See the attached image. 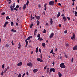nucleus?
<instances>
[{"label": "nucleus", "instance_id": "nucleus-37", "mask_svg": "<svg viewBox=\"0 0 77 77\" xmlns=\"http://www.w3.org/2000/svg\"><path fill=\"white\" fill-rule=\"evenodd\" d=\"M1 15H5V12H3L1 14Z\"/></svg>", "mask_w": 77, "mask_h": 77}, {"label": "nucleus", "instance_id": "nucleus-12", "mask_svg": "<svg viewBox=\"0 0 77 77\" xmlns=\"http://www.w3.org/2000/svg\"><path fill=\"white\" fill-rule=\"evenodd\" d=\"M22 65H23V63L21 62H20L19 63L17 64V66H20Z\"/></svg>", "mask_w": 77, "mask_h": 77}, {"label": "nucleus", "instance_id": "nucleus-35", "mask_svg": "<svg viewBox=\"0 0 77 77\" xmlns=\"http://www.w3.org/2000/svg\"><path fill=\"white\" fill-rule=\"evenodd\" d=\"M51 72H52V68H51L50 69L49 73H51Z\"/></svg>", "mask_w": 77, "mask_h": 77}, {"label": "nucleus", "instance_id": "nucleus-43", "mask_svg": "<svg viewBox=\"0 0 77 77\" xmlns=\"http://www.w3.org/2000/svg\"><path fill=\"white\" fill-rule=\"evenodd\" d=\"M21 77V74L19 73V75H18V77Z\"/></svg>", "mask_w": 77, "mask_h": 77}, {"label": "nucleus", "instance_id": "nucleus-8", "mask_svg": "<svg viewBox=\"0 0 77 77\" xmlns=\"http://www.w3.org/2000/svg\"><path fill=\"white\" fill-rule=\"evenodd\" d=\"M63 20L64 21H66V20H67V19H66V17L65 16H63Z\"/></svg>", "mask_w": 77, "mask_h": 77}, {"label": "nucleus", "instance_id": "nucleus-3", "mask_svg": "<svg viewBox=\"0 0 77 77\" xmlns=\"http://www.w3.org/2000/svg\"><path fill=\"white\" fill-rule=\"evenodd\" d=\"M49 5H50V6H53V5H54V1H50Z\"/></svg>", "mask_w": 77, "mask_h": 77}, {"label": "nucleus", "instance_id": "nucleus-30", "mask_svg": "<svg viewBox=\"0 0 77 77\" xmlns=\"http://www.w3.org/2000/svg\"><path fill=\"white\" fill-rule=\"evenodd\" d=\"M42 45L43 46V47H45V43H44L42 44Z\"/></svg>", "mask_w": 77, "mask_h": 77}, {"label": "nucleus", "instance_id": "nucleus-62", "mask_svg": "<svg viewBox=\"0 0 77 77\" xmlns=\"http://www.w3.org/2000/svg\"><path fill=\"white\" fill-rule=\"evenodd\" d=\"M37 32V30L36 29H35L34 31V32L35 33H36Z\"/></svg>", "mask_w": 77, "mask_h": 77}, {"label": "nucleus", "instance_id": "nucleus-64", "mask_svg": "<svg viewBox=\"0 0 77 77\" xmlns=\"http://www.w3.org/2000/svg\"><path fill=\"white\" fill-rule=\"evenodd\" d=\"M29 43H30V42H32V40H29Z\"/></svg>", "mask_w": 77, "mask_h": 77}, {"label": "nucleus", "instance_id": "nucleus-51", "mask_svg": "<svg viewBox=\"0 0 77 77\" xmlns=\"http://www.w3.org/2000/svg\"><path fill=\"white\" fill-rule=\"evenodd\" d=\"M3 73H4V72H3L2 71L1 73V75H3Z\"/></svg>", "mask_w": 77, "mask_h": 77}, {"label": "nucleus", "instance_id": "nucleus-42", "mask_svg": "<svg viewBox=\"0 0 77 77\" xmlns=\"http://www.w3.org/2000/svg\"><path fill=\"white\" fill-rule=\"evenodd\" d=\"M53 52V49H52L50 52V53H52Z\"/></svg>", "mask_w": 77, "mask_h": 77}, {"label": "nucleus", "instance_id": "nucleus-9", "mask_svg": "<svg viewBox=\"0 0 77 77\" xmlns=\"http://www.w3.org/2000/svg\"><path fill=\"white\" fill-rule=\"evenodd\" d=\"M8 23H9V22H8V21L5 22V23L4 25V27H6V25H7V24H8Z\"/></svg>", "mask_w": 77, "mask_h": 77}, {"label": "nucleus", "instance_id": "nucleus-7", "mask_svg": "<svg viewBox=\"0 0 77 77\" xmlns=\"http://www.w3.org/2000/svg\"><path fill=\"white\" fill-rule=\"evenodd\" d=\"M37 60L38 61H39V62H43V60L39 58H38L37 59Z\"/></svg>", "mask_w": 77, "mask_h": 77}, {"label": "nucleus", "instance_id": "nucleus-19", "mask_svg": "<svg viewBox=\"0 0 77 77\" xmlns=\"http://www.w3.org/2000/svg\"><path fill=\"white\" fill-rule=\"evenodd\" d=\"M26 5L25 4L23 5V10H25V9H26Z\"/></svg>", "mask_w": 77, "mask_h": 77}, {"label": "nucleus", "instance_id": "nucleus-41", "mask_svg": "<svg viewBox=\"0 0 77 77\" xmlns=\"http://www.w3.org/2000/svg\"><path fill=\"white\" fill-rule=\"evenodd\" d=\"M14 10L15 11H18V10L17 9V8H14Z\"/></svg>", "mask_w": 77, "mask_h": 77}, {"label": "nucleus", "instance_id": "nucleus-59", "mask_svg": "<svg viewBox=\"0 0 77 77\" xmlns=\"http://www.w3.org/2000/svg\"><path fill=\"white\" fill-rule=\"evenodd\" d=\"M46 71H47V73H48V72H49L50 71V70H47Z\"/></svg>", "mask_w": 77, "mask_h": 77}, {"label": "nucleus", "instance_id": "nucleus-10", "mask_svg": "<svg viewBox=\"0 0 77 77\" xmlns=\"http://www.w3.org/2000/svg\"><path fill=\"white\" fill-rule=\"evenodd\" d=\"M73 50H77V46L76 45H75L73 48Z\"/></svg>", "mask_w": 77, "mask_h": 77}, {"label": "nucleus", "instance_id": "nucleus-36", "mask_svg": "<svg viewBox=\"0 0 77 77\" xmlns=\"http://www.w3.org/2000/svg\"><path fill=\"white\" fill-rule=\"evenodd\" d=\"M67 18L68 19V21H69V20H70V17H67Z\"/></svg>", "mask_w": 77, "mask_h": 77}, {"label": "nucleus", "instance_id": "nucleus-53", "mask_svg": "<svg viewBox=\"0 0 77 77\" xmlns=\"http://www.w3.org/2000/svg\"><path fill=\"white\" fill-rule=\"evenodd\" d=\"M39 51L40 53H41V49L39 48Z\"/></svg>", "mask_w": 77, "mask_h": 77}, {"label": "nucleus", "instance_id": "nucleus-11", "mask_svg": "<svg viewBox=\"0 0 77 77\" xmlns=\"http://www.w3.org/2000/svg\"><path fill=\"white\" fill-rule=\"evenodd\" d=\"M54 36V33H52L51 35H50L49 36L50 38H51Z\"/></svg>", "mask_w": 77, "mask_h": 77}, {"label": "nucleus", "instance_id": "nucleus-16", "mask_svg": "<svg viewBox=\"0 0 77 77\" xmlns=\"http://www.w3.org/2000/svg\"><path fill=\"white\" fill-rule=\"evenodd\" d=\"M60 15V12H58V14H57V18H59V16Z\"/></svg>", "mask_w": 77, "mask_h": 77}, {"label": "nucleus", "instance_id": "nucleus-33", "mask_svg": "<svg viewBox=\"0 0 77 77\" xmlns=\"http://www.w3.org/2000/svg\"><path fill=\"white\" fill-rule=\"evenodd\" d=\"M55 69L54 68H52V71L53 72H55Z\"/></svg>", "mask_w": 77, "mask_h": 77}, {"label": "nucleus", "instance_id": "nucleus-22", "mask_svg": "<svg viewBox=\"0 0 77 77\" xmlns=\"http://www.w3.org/2000/svg\"><path fill=\"white\" fill-rule=\"evenodd\" d=\"M5 47L8 48V47H9V45L8 44H6V45H5Z\"/></svg>", "mask_w": 77, "mask_h": 77}, {"label": "nucleus", "instance_id": "nucleus-24", "mask_svg": "<svg viewBox=\"0 0 77 77\" xmlns=\"http://www.w3.org/2000/svg\"><path fill=\"white\" fill-rule=\"evenodd\" d=\"M37 37L38 38H41V35L39 33H38V35H37Z\"/></svg>", "mask_w": 77, "mask_h": 77}, {"label": "nucleus", "instance_id": "nucleus-48", "mask_svg": "<svg viewBox=\"0 0 77 77\" xmlns=\"http://www.w3.org/2000/svg\"><path fill=\"white\" fill-rule=\"evenodd\" d=\"M58 5L59 6H62V4H61L60 3H58Z\"/></svg>", "mask_w": 77, "mask_h": 77}, {"label": "nucleus", "instance_id": "nucleus-58", "mask_svg": "<svg viewBox=\"0 0 77 77\" xmlns=\"http://www.w3.org/2000/svg\"><path fill=\"white\" fill-rule=\"evenodd\" d=\"M47 66H45L44 67V69H46V68H47Z\"/></svg>", "mask_w": 77, "mask_h": 77}, {"label": "nucleus", "instance_id": "nucleus-25", "mask_svg": "<svg viewBox=\"0 0 77 77\" xmlns=\"http://www.w3.org/2000/svg\"><path fill=\"white\" fill-rule=\"evenodd\" d=\"M38 48L37 47L36 48L35 50V52L36 53H38Z\"/></svg>", "mask_w": 77, "mask_h": 77}, {"label": "nucleus", "instance_id": "nucleus-14", "mask_svg": "<svg viewBox=\"0 0 77 77\" xmlns=\"http://www.w3.org/2000/svg\"><path fill=\"white\" fill-rule=\"evenodd\" d=\"M44 7L45 8V11H46V10H47V4H45L44 5Z\"/></svg>", "mask_w": 77, "mask_h": 77}, {"label": "nucleus", "instance_id": "nucleus-52", "mask_svg": "<svg viewBox=\"0 0 77 77\" xmlns=\"http://www.w3.org/2000/svg\"><path fill=\"white\" fill-rule=\"evenodd\" d=\"M66 47H68V45H69V44H66Z\"/></svg>", "mask_w": 77, "mask_h": 77}, {"label": "nucleus", "instance_id": "nucleus-47", "mask_svg": "<svg viewBox=\"0 0 77 77\" xmlns=\"http://www.w3.org/2000/svg\"><path fill=\"white\" fill-rule=\"evenodd\" d=\"M16 25L17 26H18V22H17Z\"/></svg>", "mask_w": 77, "mask_h": 77}, {"label": "nucleus", "instance_id": "nucleus-32", "mask_svg": "<svg viewBox=\"0 0 77 77\" xmlns=\"http://www.w3.org/2000/svg\"><path fill=\"white\" fill-rule=\"evenodd\" d=\"M7 70H8L6 69L5 68V69L4 71V73H6V71H7Z\"/></svg>", "mask_w": 77, "mask_h": 77}, {"label": "nucleus", "instance_id": "nucleus-46", "mask_svg": "<svg viewBox=\"0 0 77 77\" xmlns=\"http://www.w3.org/2000/svg\"><path fill=\"white\" fill-rule=\"evenodd\" d=\"M67 30H66L65 31H64V33H67Z\"/></svg>", "mask_w": 77, "mask_h": 77}, {"label": "nucleus", "instance_id": "nucleus-27", "mask_svg": "<svg viewBox=\"0 0 77 77\" xmlns=\"http://www.w3.org/2000/svg\"><path fill=\"white\" fill-rule=\"evenodd\" d=\"M36 22H37V25L39 26V24L40 23L39 21H38V20H37Z\"/></svg>", "mask_w": 77, "mask_h": 77}, {"label": "nucleus", "instance_id": "nucleus-18", "mask_svg": "<svg viewBox=\"0 0 77 77\" xmlns=\"http://www.w3.org/2000/svg\"><path fill=\"white\" fill-rule=\"evenodd\" d=\"M53 20L52 19H51L50 20V24L51 25L52 24H53Z\"/></svg>", "mask_w": 77, "mask_h": 77}, {"label": "nucleus", "instance_id": "nucleus-44", "mask_svg": "<svg viewBox=\"0 0 77 77\" xmlns=\"http://www.w3.org/2000/svg\"><path fill=\"white\" fill-rule=\"evenodd\" d=\"M74 60V58H72V60H71V62H73V61Z\"/></svg>", "mask_w": 77, "mask_h": 77}, {"label": "nucleus", "instance_id": "nucleus-50", "mask_svg": "<svg viewBox=\"0 0 77 77\" xmlns=\"http://www.w3.org/2000/svg\"><path fill=\"white\" fill-rule=\"evenodd\" d=\"M53 66H54V61H53L52 63Z\"/></svg>", "mask_w": 77, "mask_h": 77}, {"label": "nucleus", "instance_id": "nucleus-26", "mask_svg": "<svg viewBox=\"0 0 77 77\" xmlns=\"http://www.w3.org/2000/svg\"><path fill=\"white\" fill-rule=\"evenodd\" d=\"M43 32L44 33H45L46 32H47V31L45 30V29H44L43 31Z\"/></svg>", "mask_w": 77, "mask_h": 77}, {"label": "nucleus", "instance_id": "nucleus-55", "mask_svg": "<svg viewBox=\"0 0 77 77\" xmlns=\"http://www.w3.org/2000/svg\"><path fill=\"white\" fill-rule=\"evenodd\" d=\"M32 37H33V36H29V38L30 39H32Z\"/></svg>", "mask_w": 77, "mask_h": 77}, {"label": "nucleus", "instance_id": "nucleus-28", "mask_svg": "<svg viewBox=\"0 0 77 77\" xmlns=\"http://www.w3.org/2000/svg\"><path fill=\"white\" fill-rule=\"evenodd\" d=\"M29 3V0H28L26 3V5L27 6H28Z\"/></svg>", "mask_w": 77, "mask_h": 77}, {"label": "nucleus", "instance_id": "nucleus-15", "mask_svg": "<svg viewBox=\"0 0 77 77\" xmlns=\"http://www.w3.org/2000/svg\"><path fill=\"white\" fill-rule=\"evenodd\" d=\"M38 70L37 69H35L33 70V71L34 72V73H35V72H37L38 71Z\"/></svg>", "mask_w": 77, "mask_h": 77}, {"label": "nucleus", "instance_id": "nucleus-61", "mask_svg": "<svg viewBox=\"0 0 77 77\" xmlns=\"http://www.w3.org/2000/svg\"><path fill=\"white\" fill-rule=\"evenodd\" d=\"M40 57H41V59H42V54H41L40 55Z\"/></svg>", "mask_w": 77, "mask_h": 77}, {"label": "nucleus", "instance_id": "nucleus-60", "mask_svg": "<svg viewBox=\"0 0 77 77\" xmlns=\"http://www.w3.org/2000/svg\"><path fill=\"white\" fill-rule=\"evenodd\" d=\"M5 68V65L3 64L2 65V68Z\"/></svg>", "mask_w": 77, "mask_h": 77}, {"label": "nucleus", "instance_id": "nucleus-20", "mask_svg": "<svg viewBox=\"0 0 77 77\" xmlns=\"http://www.w3.org/2000/svg\"><path fill=\"white\" fill-rule=\"evenodd\" d=\"M18 48L19 49H20V48H21V44L19 43L18 44Z\"/></svg>", "mask_w": 77, "mask_h": 77}, {"label": "nucleus", "instance_id": "nucleus-29", "mask_svg": "<svg viewBox=\"0 0 77 77\" xmlns=\"http://www.w3.org/2000/svg\"><path fill=\"white\" fill-rule=\"evenodd\" d=\"M75 15L76 17L77 16V12L76 11L75 12Z\"/></svg>", "mask_w": 77, "mask_h": 77}, {"label": "nucleus", "instance_id": "nucleus-57", "mask_svg": "<svg viewBox=\"0 0 77 77\" xmlns=\"http://www.w3.org/2000/svg\"><path fill=\"white\" fill-rule=\"evenodd\" d=\"M9 69V66H8L7 68V69Z\"/></svg>", "mask_w": 77, "mask_h": 77}, {"label": "nucleus", "instance_id": "nucleus-2", "mask_svg": "<svg viewBox=\"0 0 77 77\" xmlns=\"http://www.w3.org/2000/svg\"><path fill=\"white\" fill-rule=\"evenodd\" d=\"M60 66L62 68H65L66 67V66H65V64H64V63H61L60 65Z\"/></svg>", "mask_w": 77, "mask_h": 77}, {"label": "nucleus", "instance_id": "nucleus-21", "mask_svg": "<svg viewBox=\"0 0 77 77\" xmlns=\"http://www.w3.org/2000/svg\"><path fill=\"white\" fill-rule=\"evenodd\" d=\"M11 26L12 27H13V26H14V23H13V22L12 21L11 22Z\"/></svg>", "mask_w": 77, "mask_h": 77}, {"label": "nucleus", "instance_id": "nucleus-31", "mask_svg": "<svg viewBox=\"0 0 77 77\" xmlns=\"http://www.w3.org/2000/svg\"><path fill=\"white\" fill-rule=\"evenodd\" d=\"M9 19H10L9 17V16H7L6 17V20H9Z\"/></svg>", "mask_w": 77, "mask_h": 77}, {"label": "nucleus", "instance_id": "nucleus-38", "mask_svg": "<svg viewBox=\"0 0 77 77\" xmlns=\"http://www.w3.org/2000/svg\"><path fill=\"white\" fill-rule=\"evenodd\" d=\"M16 8L17 9H18V8H19V5H17L16 6Z\"/></svg>", "mask_w": 77, "mask_h": 77}, {"label": "nucleus", "instance_id": "nucleus-4", "mask_svg": "<svg viewBox=\"0 0 77 77\" xmlns=\"http://www.w3.org/2000/svg\"><path fill=\"white\" fill-rule=\"evenodd\" d=\"M27 66H28L32 67V66H33V63H29L27 64Z\"/></svg>", "mask_w": 77, "mask_h": 77}, {"label": "nucleus", "instance_id": "nucleus-49", "mask_svg": "<svg viewBox=\"0 0 77 77\" xmlns=\"http://www.w3.org/2000/svg\"><path fill=\"white\" fill-rule=\"evenodd\" d=\"M26 75V73H24L22 75V77H23V76H24V75Z\"/></svg>", "mask_w": 77, "mask_h": 77}, {"label": "nucleus", "instance_id": "nucleus-39", "mask_svg": "<svg viewBox=\"0 0 77 77\" xmlns=\"http://www.w3.org/2000/svg\"><path fill=\"white\" fill-rule=\"evenodd\" d=\"M43 40V38H40V41H42Z\"/></svg>", "mask_w": 77, "mask_h": 77}, {"label": "nucleus", "instance_id": "nucleus-1", "mask_svg": "<svg viewBox=\"0 0 77 77\" xmlns=\"http://www.w3.org/2000/svg\"><path fill=\"white\" fill-rule=\"evenodd\" d=\"M15 7V2H14V3L13 4V5H11L10 6V9L11 11H14V8Z\"/></svg>", "mask_w": 77, "mask_h": 77}, {"label": "nucleus", "instance_id": "nucleus-34", "mask_svg": "<svg viewBox=\"0 0 77 77\" xmlns=\"http://www.w3.org/2000/svg\"><path fill=\"white\" fill-rule=\"evenodd\" d=\"M33 24H31L30 26V28H32V27H33Z\"/></svg>", "mask_w": 77, "mask_h": 77}, {"label": "nucleus", "instance_id": "nucleus-13", "mask_svg": "<svg viewBox=\"0 0 77 77\" xmlns=\"http://www.w3.org/2000/svg\"><path fill=\"white\" fill-rule=\"evenodd\" d=\"M11 32H13L14 33H15V32H17V30L14 29H13L11 30Z\"/></svg>", "mask_w": 77, "mask_h": 77}, {"label": "nucleus", "instance_id": "nucleus-6", "mask_svg": "<svg viewBox=\"0 0 77 77\" xmlns=\"http://www.w3.org/2000/svg\"><path fill=\"white\" fill-rule=\"evenodd\" d=\"M75 33H74L72 36L71 37V39L72 40L73 39L74 40H75Z\"/></svg>", "mask_w": 77, "mask_h": 77}, {"label": "nucleus", "instance_id": "nucleus-5", "mask_svg": "<svg viewBox=\"0 0 77 77\" xmlns=\"http://www.w3.org/2000/svg\"><path fill=\"white\" fill-rule=\"evenodd\" d=\"M35 18H36V19H37V20H40V19H41L40 16H36V15H35Z\"/></svg>", "mask_w": 77, "mask_h": 77}, {"label": "nucleus", "instance_id": "nucleus-23", "mask_svg": "<svg viewBox=\"0 0 77 77\" xmlns=\"http://www.w3.org/2000/svg\"><path fill=\"white\" fill-rule=\"evenodd\" d=\"M25 42L26 45H28V42L27 41V39L25 40Z\"/></svg>", "mask_w": 77, "mask_h": 77}, {"label": "nucleus", "instance_id": "nucleus-56", "mask_svg": "<svg viewBox=\"0 0 77 77\" xmlns=\"http://www.w3.org/2000/svg\"><path fill=\"white\" fill-rule=\"evenodd\" d=\"M11 44H12V45H14V42H13V41H11Z\"/></svg>", "mask_w": 77, "mask_h": 77}, {"label": "nucleus", "instance_id": "nucleus-17", "mask_svg": "<svg viewBox=\"0 0 77 77\" xmlns=\"http://www.w3.org/2000/svg\"><path fill=\"white\" fill-rule=\"evenodd\" d=\"M59 75V77H62V74L60 72H58V73Z\"/></svg>", "mask_w": 77, "mask_h": 77}, {"label": "nucleus", "instance_id": "nucleus-63", "mask_svg": "<svg viewBox=\"0 0 77 77\" xmlns=\"http://www.w3.org/2000/svg\"><path fill=\"white\" fill-rule=\"evenodd\" d=\"M62 57L61 56L60 57V59H62Z\"/></svg>", "mask_w": 77, "mask_h": 77}, {"label": "nucleus", "instance_id": "nucleus-45", "mask_svg": "<svg viewBox=\"0 0 77 77\" xmlns=\"http://www.w3.org/2000/svg\"><path fill=\"white\" fill-rule=\"evenodd\" d=\"M64 57L66 58H68V56H67V55L66 54L65 55Z\"/></svg>", "mask_w": 77, "mask_h": 77}, {"label": "nucleus", "instance_id": "nucleus-40", "mask_svg": "<svg viewBox=\"0 0 77 77\" xmlns=\"http://www.w3.org/2000/svg\"><path fill=\"white\" fill-rule=\"evenodd\" d=\"M31 20H33V19H32V14H31Z\"/></svg>", "mask_w": 77, "mask_h": 77}, {"label": "nucleus", "instance_id": "nucleus-54", "mask_svg": "<svg viewBox=\"0 0 77 77\" xmlns=\"http://www.w3.org/2000/svg\"><path fill=\"white\" fill-rule=\"evenodd\" d=\"M30 38L29 37H28V38H27V40H28V41H29L30 40Z\"/></svg>", "mask_w": 77, "mask_h": 77}]
</instances>
